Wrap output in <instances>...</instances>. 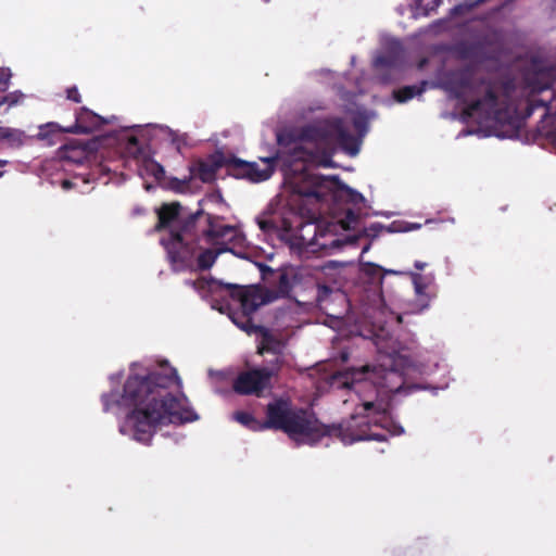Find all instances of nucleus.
Segmentation results:
<instances>
[{
	"mask_svg": "<svg viewBox=\"0 0 556 556\" xmlns=\"http://www.w3.org/2000/svg\"><path fill=\"white\" fill-rule=\"evenodd\" d=\"M354 126H355L356 128H361V127L363 126V122H361L359 119H355V121H354Z\"/></svg>",
	"mask_w": 556,
	"mask_h": 556,
	"instance_id": "ea45409f",
	"label": "nucleus"
},
{
	"mask_svg": "<svg viewBox=\"0 0 556 556\" xmlns=\"http://www.w3.org/2000/svg\"><path fill=\"white\" fill-rule=\"evenodd\" d=\"M12 72L9 67H0V91L4 92L10 86Z\"/></svg>",
	"mask_w": 556,
	"mask_h": 556,
	"instance_id": "c85d7f7f",
	"label": "nucleus"
},
{
	"mask_svg": "<svg viewBox=\"0 0 556 556\" xmlns=\"http://www.w3.org/2000/svg\"><path fill=\"white\" fill-rule=\"evenodd\" d=\"M157 223L155 225V231H162L169 229L174 222L179 224V219L182 216V206L179 202H172L163 204L157 211Z\"/></svg>",
	"mask_w": 556,
	"mask_h": 556,
	"instance_id": "4468645a",
	"label": "nucleus"
},
{
	"mask_svg": "<svg viewBox=\"0 0 556 556\" xmlns=\"http://www.w3.org/2000/svg\"><path fill=\"white\" fill-rule=\"evenodd\" d=\"M27 136L25 131L11 127L0 126V142H5L10 148H21L25 144Z\"/></svg>",
	"mask_w": 556,
	"mask_h": 556,
	"instance_id": "a211bd4d",
	"label": "nucleus"
},
{
	"mask_svg": "<svg viewBox=\"0 0 556 556\" xmlns=\"http://www.w3.org/2000/svg\"><path fill=\"white\" fill-rule=\"evenodd\" d=\"M390 401L378 395L364 397L356 405L354 414L344 422L321 424L313 412L295 407L288 399L278 397L266 405V418L258 420L251 413L238 410L233 419L249 430H279L292 440L316 444L321 438H337L344 444L357 441L387 440L388 431L392 434L403 433V428L390 419Z\"/></svg>",
	"mask_w": 556,
	"mask_h": 556,
	"instance_id": "f257e3e1",
	"label": "nucleus"
},
{
	"mask_svg": "<svg viewBox=\"0 0 556 556\" xmlns=\"http://www.w3.org/2000/svg\"><path fill=\"white\" fill-rule=\"evenodd\" d=\"M282 140H283V139H282V136H279V137H278V142H279V143H282Z\"/></svg>",
	"mask_w": 556,
	"mask_h": 556,
	"instance_id": "37998d69",
	"label": "nucleus"
},
{
	"mask_svg": "<svg viewBox=\"0 0 556 556\" xmlns=\"http://www.w3.org/2000/svg\"><path fill=\"white\" fill-rule=\"evenodd\" d=\"M204 216L203 210L188 214H182L179 224L170 228L167 237L161 238V244L167 253V260L173 271L179 273L193 267L194 256L197 255V241L202 236L198 230V223Z\"/></svg>",
	"mask_w": 556,
	"mask_h": 556,
	"instance_id": "20e7f679",
	"label": "nucleus"
},
{
	"mask_svg": "<svg viewBox=\"0 0 556 556\" xmlns=\"http://www.w3.org/2000/svg\"><path fill=\"white\" fill-rule=\"evenodd\" d=\"M485 1L486 0H470L468 2L456 4L451 9L450 14L451 16H462L465 13L472 11Z\"/></svg>",
	"mask_w": 556,
	"mask_h": 556,
	"instance_id": "393cba45",
	"label": "nucleus"
},
{
	"mask_svg": "<svg viewBox=\"0 0 556 556\" xmlns=\"http://www.w3.org/2000/svg\"><path fill=\"white\" fill-rule=\"evenodd\" d=\"M547 121L546 119H543L541 122V125L539 126V132L543 136H545L546 138H555L556 137V131L555 130H545L544 129V124L546 123Z\"/></svg>",
	"mask_w": 556,
	"mask_h": 556,
	"instance_id": "72a5a7b5",
	"label": "nucleus"
},
{
	"mask_svg": "<svg viewBox=\"0 0 556 556\" xmlns=\"http://www.w3.org/2000/svg\"><path fill=\"white\" fill-rule=\"evenodd\" d=\"M298 140L309 142L324 150L340 148L350 155L359 151V141L354 137L341 117L317 119L299 129Z\"/></svg>",
	"mask_w": 556,
	"mask_h": 556,
	"instance_id": "423d86ee",
	"label": "nucleus"
},
{
	"mask_svg": "<svg viewBox=\"0 0 556 556\" xmlns=\"http://www.w3.org/2000/svg\"><path fill=\"white\" fill-rule=\"evenodd\" d=\"M125 148H126L127 152L129 154L134 155V156H137L138 154L141 153V148H140V144H139V140L134 135L127 137V141H126V147Z\"/></svg>",
	"mask_w": 556,
	"mask_h": 556,
	"instance_id": "bb28decb",
	"label": "nucleus"
},
{
	"mask_svg": "<svg viewBox=\"0 0 556 556\" xmlns=\"http://www.w3.org/2000/svg\"><path fill=\"white\" fill-rule=\"evenodd\" d=\"M266 167L261 168L260 165L255 162H249V164H244V167H248V178L253 182H261L267 180L274 173V168L271 165V160H266Z\"/></svg>",
	"mask_w": 556,
	"mask_h": 556,
	"instance_id": "6ab92c4d",
	"label": "nucleus"
},
{
	"mask_svg": "<svg viewBox=\"0 0 556 556\" xmlns=\"http://www.w3.org/2000/svg\"><path fill=\"white\" fill-rule=\"evenodd\" d=\"M66 98L75 103L81 102V96L76 86H72L66 89Z\"/></svg>",
	"mask_w": 556,
	"mask_h": 556,
	"instance_id": "473e14b6",
	"label": "nucleus"
},
{
	"mask_svg": "<svg viewBox=\"0 0 556 556\" xmlns=\"http://www.w3.org/2000/svg\"><path fill=\"white\" fill-rule=\"evenodd\" d=\"M199 252V254L197 256H194V260L197 261V266L200 270H207L210 269L216 258H217V255H218V252L213 250V249H200L198 247V250L197 252Z\"/></svg>",
	"mask_w": 556,
	"mask_h": 556,
	"instance_id": "4be33fe9",
	"label": "nucleus"
},
{
	"mask_svg": "<svg viewBox=\"0 0 556 556\" xmlns=\"http://www.w3.org/2000/svg\"><path fill=\"white\" fill-rule=\"evenodd\" d=\"M395 273L394 270H386L374 263H365L361 267L362 276L376 288H381L386 275Z\"/></svg>",
	"mask_w": 556,
	"mask_h": 556,
	"instance_id": "dca6fc26",
	"label": "nucleus"
},
{
	"mask_svg": "<svg viewBox=\"0 0 556 556\" xmlns=\"http://www.w3.org/2000/svg\"><path fill=\"white\" fill-rule=\"evenodd\" d=\"M444 89L451 97L466 104L463 114L466 117L481 116L497 123L509 122L513 112L508 97H498L494 88L489 85L482 98L467 103V97L476 91L477 81L471 67H464L447 73L443 81Z\"/></svg>",
	"mask_w": 556,
	"mask_h": 556,
	"instance_id": "7ed1b4c3",
	"label": "nucleus"
},
{
	"mask_svg": "<svg viewBox=\"0 0 556 556\" xmlns=\"http://www.w3.org/2000/svg\"><path fill=\"white\" fill-rule=\"evenodd\" d=\"M244 164H249V162L235 156L229 159L224 157V166H226L229 173L236 178H248L249 169L243 166Z\"/></svg>",
	"mask_w": 556,
	"mask_h": 556,
	"instance_id": "5701e85b",
	"label": "nucleus"
},
{
	"mask_svg": "<svg viewBox=\"0 0 556 556\" xmlns=\"http://www.w3.org/2000/svg\"><path fill=\"white\" fill-rule=\"evenodd\" d=\"M265 2H269V0H264Z\"/></svg>",
	"mask_w": 556,
	"mask_h": 556,
	"instance_id": "a18cd8bd",
	"label": "nucleus"
},
{
	"mask_svg": "<svg viewBox=\"0 0 556 556\" xmlns=\"http://www.w3.org/2000/svg\"><path fill=\"white\" fill-rule=\"evenodd\" d=\"M8 164V161L5 160H0V167H3Z\"/></svg>",
	"mask_w": 556,
	"mask_h": 556,
	"instance_id": "a19ab883",
	"label": "nucleus"
},
{
	"mask_svg": "<svg viewBox=\"0 0 556 556\" xmlns=\"http://www.w3.org/2000/svg\"><path fill=\"white\" fill-rule=\"evenodd\" d=\"M25 94L20 91L15 90L0 96V115L8 114L9 111L24 102Z\"/></svg>",
	"mask_w": 556,
	"mask_h": 556,
	"instance_id": "412c9836",
	"label": "nucleus"
},
{
	"mask_svg": "<svg viewBox=\"0 0 556 556\" xmlns=\"http://www.w3.org/2000/svg\"><path fill=\"white\" fill-rule=\"evenodd\" d=\"M224 166V157L222 155H213L210 160L199 159L189 166L190 178H198L204 184L213 182L216 173Z\"/></svg>",
	"mask_w": 556,
	"mask_h": 556,
	"instance_id": "9b49d317",
	"label": "nucleus"
},
{
	"mask_svg": "<svg viewBox=\"0 0 556 556\" xmlns=\"http://www.w3.org/2000/svg\"><path fill=\"white\" fill-rule=\"evenodd\" d=\"M426 81H422L420 86H404L393 90V98L399 103H405L412 100L416 96H420L425 91Z\"/></svg>",
	"mask_w": 556,
	"mask_h": 556,
	"instance_id": "aec40b11",
	"label": "nucleus"
},
{
	"mask_svg": "<svg viewBox=\"0 0 556 556\" xmlns=\"http://www.w3.org/2000/svg\"><path fill=\"white\" fill-rule=\"evenodd\" d=\"M256 223L260 227V229L265 233V235H274L276 232L279 231V227L278 225L276 224V222L271 218H262V217H257L256 218Z\"/></svg>",
	"mask_w": 556,
	"mask_h": 556,
	"instance_id": "a878e982",
	"label": "nucleus"
},
{
	"mask_svg": "<svg viewBox=\"0 0 556 556\" xmlns=\"http://www.w3.org/2000/svg\"><path fill=\"white\" fill-rule=\"evenodd\" d=\"M71 185H72V182H71L70 180H63V182H62V186H63V188H65V189L70 188V187H71Z\"/></svg>",
	"mask_w": 556,
	"mask_h": 556,
	"instance_id": "58836bf2",
	"label": "nucleus"
},
{
	"mask_svg": "<svg viewBox=\"0 0 556 556\" xmlns=\"http://www.w3.org/2000/svg\"><path fill=\"white\" fill-rule=\"evenodd\" d=\"M261 273L262 279L270 287V289H263L269 301L290 293L292 283L286 270L273 269L267 265H262Z\"/></svg>",
	"mask_w": 556,
	"mask_h": 556,
	"instance_id": "9d476101",
	"label": "nucleus"
},
{
	"mask_svg": "<svg viewBox=\"0 0 556 556\" xmlns=\"http://www.w3.org/2000/svg\"><path fill=\"white\" fill-rule=\"evenodd\" d=\"M187 283L200 293L229 294L232 300L239 303V308L248 313L254 314L260 306L269 301L264 290L256 286L241 287L231 283H220L214 279H198L187 281Z\"/></svg>",
	"mask_w": 556,
	"mask_h": 556,
	"instance_id": "0eeeda50",
	"label": "nucleus"
},
{
	"mask_svg": "<svg viewBox=\"0 0 556 556\" xmlns=\"http://www.w3.org/2000/svg\"><path fill=\"white\" fill-rule=\"evenodd\" d=\"M483 47L480 42L460 41L454 45L452 51L459 60H472L481 55Z\"/></svg>",
	"mask_w": 556,
	"mask_h": 556,
	"instance_id": "f3484780",
	"label": "nucleus"
},
{
	"mask_svg": "<svg viewBox=\"0 0 556 556\" xmlns=\"http://www.w3.org/2000/svg\"><path fill=\"white\" fill-rule=\"evenodd\" d=\"M293 192L304 197L314 198L317 202L333 201L344 202L357 210H363L366 199L358 191L342 182L339 176H324L303 170L294 178Z\"/></svg>",
	"mask_w": 556,
	"mask_h": 556,
	"instance_id": "39448f33",
	"label": "nucleus"
},
{
	"mask_svg": "<svg viewBox=\"0 0 556 556\" xmlns=\"http://www.w3.org/2000/svg\"><path fill=\"white\" fill-rule=\"evenodd\" d=\"M274 371L267 367L253 368L241 371L232 382V389L240 395L263 396L271 389Z\"/></svg>",
	"mask_w": 556,
	"mask_h": 556,
	"instance_id": "1a4fd4ad",
	"label": "nucleus"
},
{
	"mask_svg": "<svg viewBox=\"0 0 556 556\" xmlns=\"http://www.w3.org/2000/svg\"><path fill=\"white\" fill-rule=\"evenodd\" d=\"M255 334L261 336V342L258 345V354L267 353H274V354H280L283 349L282 341L277 338L275 334H273L267 328L264 326H261V328H257V332Z\"/></svg>",
	"mask_w": 556,
	"mask_h": 556,
	"instance_id": "2eb2a0df",
	"label": "nucleus"
},
{
	"mask_svg": "<svg viewBox=\"0 0 556 556\" xmlns=\"http://www.w3.org/2000/svg\"><path fill=\"white\" fill-rule=\"evenodd\" d=\"M206 227L201 230L203 237L208 241H227L231 240L236 235V228L230 225H223L217 217L206 214Z\"/></svg>",
	"mask_w": 556,
	"mask_h": 556,
	"instance_id": "f8f14e48",
	"label": "nucleus"
},
{
	"mask_svg": "<svg viewBox=\"0 0 556 556\" xmlns=\"http://www.w3.org/2000/svg\"><path fill=\"white\" fill-rule=\"evenodd\" d=\"M331 290L327 287H323L319 289V294H330Z\"/></svg>",
	"mask_w": 556,
	"mask_h": 556,
	"instance_id": "e433bc0d",
	"label": "nucleus"
},
{
	"mask_svg": "<svg viewBox=\"0 0 556 556\" xmlns=\"http://www.w3.org/2000/svg\"><path fill=\"white\" fill-rule=\"evenodd\" d=\"M417 5L422 8L426 14L435 11L443 2V0H415Z\"/></svg>",
	"mask_w": 556,
	"mask_h": 556,
	"instance_id": "cd10ccee",
	"label": "nucleus"
},
{
	"mask_svg": "<svg viewBox=\"0 0 556 556\" xmlns=\"http://www.w3.org/2000/svg\"><path fill=\"white\" fill-rule=\"evenodd\" d=\"M375 67H391L394 65V58L391 54H381L374 60Z\"/></svg>",
	"mask_w": 556,
	"mask_h": 556,
	"instance_id": "c756f323",
	"label": "nucleus"
},
{
	"mask_svg": "<svg viewBox=\"0 0 556 556\" xmlns=\"http://www.w3.org/2000/svg\"><path fill=\"white\" fill-rule=\"evenodd\" d=\"M111 123V119L102 117L86 106H81L76 112V118L73 126L61 128L56 123H48L40 127L38 137L46 139L49 132L65 131L71 134H91L101 129L104 125Z\"/></svg>",
	"mask_w": 556,
	"mask_h": 556,
	"instance_id": "6e6552de",
	"label": "nucleus"
},
{
	"mask_svg": "<svg viewBox=\"0 0 556 556\" xmlns=\"http://www.w3.org/2000/svg\"><path fill=\"white\" fill-rule=\"evenodd\" d=\"M367 387H368V388H370L372 391H375V392H376V389L371 386V383L365 382V383H361V384H358V389H359V390H361V389H364V388H367Z\"/></svg>",
	"mask_w": 556,
	"mask_h": 556,
	"instance_id": "c9c22d12",
	"label": "nucleus"
},
{
	"mask_svg": "<svg viewBox=\"0 0 556 556\" xmlns=\"http://www.w3.org/2000/svg\"><path fill=\"white\" fill-rule=\"evenodd\" d=\"M191 180H192V178H190V175H189L185 179H178V178L172 179L170 185L174 190L182 191L189 187Z\"/></svg>",
	"mask_w": 556,
	"mask_h": 556,
	"instance_id": "2f4dec72",
	"label": "nucleus"
},
{
	"mask_svg": "<svg viewBox=\"0 0 556 556\" xmlns=\"http://www.w3.org/2000/svg\"><path fill=\"white\" fill-rule=\"evenodd\" d=\"M362 216V210H357L353 206L346 207L344 217L341 219V226L345 230L353 229Z\"/></svg>",
	"mask_w": 556,
	"mask_h": 556,
	"instance_id": "b1692460",
	"label": "nucleus"
},
{
	"mask_svg": "<svg viewBox=\"0 0 556 556\" xmlns=\"http://www.w3.org/2000/svg\"><path fill=\"white\" fill-rule=\"evenodd\" d=\"M382 226L380 224H376V225H372V228L374 229H378V228H381Z\"/></svg>",
	"mask_w": 556,
	"mask_h": 556,
	"instance_id": "79ce46f5",
	"label": "nucleus"
},
{
	"mask_svg": "<svg viewBox=\"0 0 556 556\" xmlns=\"http://www.w3.org/2000/svg\"><path fill=\"white\" fill-rule=\"evenodd\" d=\"M155 166H156V172L154 173L155 177H157L159 173L163 175L164 174V168L161 165H159V164H156Z\"/></svg>",
	"mask_w": 556,
	"mask_h": 556,
	"instance_id": "4c0bfd02",
	"label": "nucleus"
},
{
	"mask_svg": "<svg viewBox=\"0 0 556 556\" xmlns=\"http://www.w3.org/2000/svg\"><path fill=\"white\" fill-rule=\"evenodd\" d=\"M412 277L417 295L425 296L428 300L425 293L426 285L422 282V276L420 274H412Z\"/></svg>",
	"mask_w": 556,
	"mask_h": 556,
	"instance_id": "7c9ffc66",
	"label": "nucleus"
},
{
	"mask_svg": "<svg viewBox=\"0 0 556 556\" xmlns=\"http://www.w3.org/2000/svg\"><path fill=\"white\" fill-rule=\"evenodd\" d=\"M212 307L222 313L227 311L231 321L250 336L255 334L257 332V328H261V325L253 324V313H248L241 308L232 309L228 303L225 306H217L216 304H213Z\"/></svg>",
	"mask_w": 556,
	"mask_h": 556,
	"instance_id": "ddd939ff",
	"label": "nucleus"
},
{
	"mask_svg": "<svg viewBox=\"0 0 556 556\" xmlns=\"http://www.w3.org/2000/svg\"><path fill=\"white\" fill-rule=\"evenodd\" d=\"M414 266H415L416 269L422 270L426 267V263L420 262V261H416Z\"/></svg>",
	"mask_w": 556,
	"mask_h": 556,
	"instance_id": "f704fd0d",
	"label": "nucleus"
},
{
	"mask_svg": "<svg viewBox=\"0 0 556 556\" xmlns=\"http://www.w3.org/2000/svg\"><path fill=\"white\" fill-rule=\"evenodd\" d=\"M3 175V172H0V177Z\"/></svg>",
	"mask_w": 556,
	"mask_h": 556,
	"instance_id": "c03bdc74",
	"label": "nucleus"
},
{
	"mask_svg": "<svg viewBox=\"0 0 556 556\" xmlns=\"http://www.w3.org/2000/svg\"><path fill=\"white\" fill-rule=\"evenodd\" d=\"M134 369L124 383L121 396L117 392L101 396L105 413L121 405L131 407L121 432L129 428L136 441L149 444L160 425H184L198 420V414L168 391L173 384L180 383L175 368L165 367L144 374L135 372Z\"/></svg>",
	"mask_w": 556,
	"mask_h": 556,
	"instance_id": "f03ea898",
	"label": "nucleus"
}]
</instances>
